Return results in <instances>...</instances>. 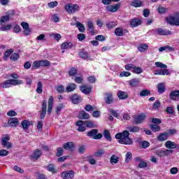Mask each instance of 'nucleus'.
Instances as JSON below:
<instances>
[{
    "label": "nucleus",
    "mask_w": 179,
    "mask_h": 179,
    "mask_svg": "<svg viewBox=\"0 0 179 179\" xmlns=\"http://www.w3.org/2000/svg\"><path fill=\"white\" fill-rule=\"evenodd\" d=\"M154 75H161V76H164V75H170V72H169L168 69H159V70H155Z\"/></svg>",
    "instance_id": "5701e85b"
},
{
    "label": "nucleus",
    "mask_w": 179,
    "mask_h": 179,
    "mask_svg": "<svg viewBox=\"0 0 179 179\" xmlns=\"http://www.w3.org/2000/svg\"><path fill=\"white\" fill-rule=\"evenodd\" d=\"M120 162V157H117L115 155H113L110 157V163L112 164V166H114V164H117Z\"/></svg>",
    "instance_id": "c85d7f7f"
},
{
    "label": "nucleus",
    "mask_w": 179,
    "mask_h": 179,
    "mask_svg": "<svg viewBox=\"0 0 179 179\" xmlns=\"http://www.w3.org/2000/svg\"><path fill=\"white\" fill-rule=\"evenodd\" d=\"M21 125L24 130L27 129L30 127V122L29 120H23L21 122Z\"/></svg>",
    "instance_id": "a18cd8bd"
},
{
    "label": "nucleus",
    "mask_w": 179,
    "mask_h": 179,
    "mask_svg": "<svg viewBox=\"0 0 179 179\" xmlns=\"http://www.w3.org/2000/svg\"><path fill=\"white\" fill-rule=\"evenodd\" d=\"M127 129L129 132L135 133V132H139L141 131V127L138 126L129 127Z\"/></svg>",
    "instance_id": "e433bc0d"
},
{
    "label": "nucleus",
    "mask_w": 179,
    "mask_h": 179,
    "mask_svg": "<svg viewBox=\"0 0 179 179\" xmlns=\"http://www.w3.org/2000/svg\"><path fill=\"white\" fill-rule=\"evenodd\" d=\"M155 66H157V68H162V69H167V65L160 62H155Z\"/></svg>",
    "instance_id": "6e6d98bb"
},
{
    "label": "nucleus",
    "mask_w": 179,
    "mask_h": 179,
    "mask_svg": "<svg viewBox=\"0 0 179 179\" xmlns=\"http://www.w3.org/2000/svg\"><path fill=\"white\" fill-rule=\"evenodd\" d=\"M41 61V66H50L51 65V63L50 61L45 59V60H40Z\"/></svg>",
    "instance_id": "bf43d9fd"
},
{
    "label": "nucleus",
    "mask_w": 179,
    "mask_h": 179,
    "mask_svg": "<svg viewBox=\"0 0 179 179\" xmlns=\"http://www.w3.org/2000/svg\"><path fill=\"white\" fill-rule=\"evenodd\" d=\"M130 24L131 27H138L142 24V21L139 19H133L130 21Z\"/></svg>",
    "instance_id": "412c9836"
},
{
    "label": "nucleus",
    "mask_w": 179,
    "mask_h": 179,
    "mask_svg": "<svg viewBox=\"0 0 179 179\" xmlns=\"http://www.w3.org/2000/svg\"><path fill=\"white\" fill-rule=\"evenodd\" d=\"M3 89H8V87H10L11 83H10V80H5L3 83L0 85Z\"/></svg>",
    "instance_id": "4c0bfd02"
},
{
    "label": "nucleus",
    "mask_w": 179,
    "mask_h": 179,
    "mask_svg": "<svg viewBox=\"0 0 179 179\" xmlns=\"http://www.w3.org/2000/svg\"><path fill=\"white\" fill-rule=\"evenodd\" d=\"M10 59H11V61H17L19 59V54L14 53L11 55Z\"/></svg>",
    "instance_id": "774afa93"
},
{
    "label": "nucleus",
    "mask_w": 179,
    "mask_h": 179,
    "mask_svg": "<svg viewBox=\"0 0 179 179\" xmlns=\"http://www.w3.org/2000/svg\"><path fill=\"white\" fill-rule=\"evenodd\" d=\"M76 27H78L79 31H80V33H85V30H86V28L85 27V25H83V24H82L80 22L77 21L76 22Z\"/></svg>",
    "instance_id": "c756f323"
},
{
    "label": "nucleus",
    "mask_w": 179,
    "mask_h": 179,
    "mask_svg": "<svg viewBox=\"0 0 179 179\" xmlns=\"http://www.w3.org/2000/svg\"><path fill=\"white\" fill-rule=\"evenodd\" d=\"M12 52H13V49H10L5 52L4 57H3L4 61L8 60V58H9V56L10 55V54H12Z\"/></svg>",
    "instance_id": "603ef678"
},
{
    "label": "nucleus",
    "mask_w": 179,
    "mask_h": 179,
    "mask_svg": "<svg viewBox=\"0 0 179 179\" xmlns=\"http://www.w3.org/2000/svg\"><path fill=\"white\" fill-rule=\"evenodd\" d=\"M115 26H117V23L114 22L106 23V27H108V29H113V27H115Z\"/></svg>",
    "instance_id": "338daca9"
},
{
    "label": "nucleus",
    "mask_w": 179,
    "mask_h": 179,
    "mask_svg": "<svg viewBox=\"0 0 179 179\" xmlns=\"http://www.w3.org/2000/svg\"><path fill=\"white\" fill-rule=\"evenodd\" d=\"M119 8H120V4L106 6V10L108 12H117V10H118Z\"/></svg>",
    "instance_id": "4be33fe9"
},
{
    "label": "nucleus",
    "mask_w": 179,
    "mask_h": 179,
    "mask_svg": "<svg viewBox=\"0 0 179 179\" xmlns=\"http://www.w3.org/2000/svg\"><path fill=\"white\" fill-rule=\"evenodd\" d=\"M87 159L89 162L90 164H96V159H93V157L92 155H89L88 157H87Z\"/></svg>",
    "instance_id": "680f3d73"
},
{
    "label": "nucleus",
    "mask_w": 179,
    "mask_h": 179,
    "mask_svg": "<svg viewBox=\"0 0 179 179\" xmlns=\"http://www.w3.org/2000/svg\"><path fill=\"white\" fill-rule=\"evenodd\" d=\"M40 66H41L40 60L34 62V63L32 64V68H34V69H38V68H40Z\"/></svg>",
    "instance_id": "13d9d810"
},
{
    "label": "nucleus",
    "mask_w": 179,
    "mask_h": 179,
    "mask_svg": "<svg viewBox=\"0 0 179 179\" xmlns=\"http://www.w3.org/2000/svg\"><path fill=\"white\" fill-rule=\"evenodd\" d=\"M155 31H157V34H159V36H169V35L171 34V31H167V30L163 29L162 28H158V29H155Z\"/></svg>",
    "instance_id": "4468645a"
},
{
    "label": "nucleus",
    "mask_w": 179,
    "mask_h": 179,
    "mask_svg": "<svg viewBox=\"0 0 179 179\" xmlns=\"http://www.w3.org/2000/svg\"><path fill=\"white\" fill-rule=\"evenodd\" d=\"M82 98L80 97V96L75 94L71 96V101L72 103H73V104H78V103H80V101H82Z\"/></svg>",
    "instance_id": "b1692460"
},
{
    "label": "nucleus",
    "mask_w": 179,
    "mask_h": 179,
    "mask_svg": "<svg viewBox=\"0 0 179 179\" xmlns=\"http://www.w3.org/2000/svg\"><path fill=\"white\" fill-rule=\"evenodd\" d=\"M139 83H141V80L138 78H133L129 81L130 87H138Z\"/></svg>",
    "instance_id": "f8f14e48"
},
{
    "label": "nucleus",
    "mask_w": 179,
    "mask_h": 179,
    "mask_svg": "<svg viewBox=\"0 0 179 179\" xmlns=\"http://www.w3.org/2000/svg\"><path fill=\"white\" fill-rule=\"evenodd\" d=\"M115 34L117 36V37H121L124 36V30L121 28H117L115 29Z\"/></svg>",
    "instance_id": "79ce46f5"
},
{
    "label": "nucleus",
    "mask_w": 179,
    "mask_h": 179,
    "mask_svg": "<svg viewBox=\"0 0 179 179\" xmlns=\"http://www.w3.org/2000/svg\"><path fill=\"white\" fill-rule=\"evenodd\" d=\"M47 170L50 173H57V170H55V166L52 164H50L49 165H48Z\"/></svg>",
    "instance_id": "49530a36"
},
{
    "label": "nucleus",
    "mask_w": 179,
    "mask_h": 179,
    "mask_svg": "<svg viewBox=\"0 0 179 179\" xmlns=\"http://www.w3.org/2000/svg\"><path fill=\"white\" fill-rule=\"evenodd\" d=\"M87 27H88V30H89V32L90 33V34H92V36H94V34H96V31H94V25L93 24V22L88 21L87 22Z\"/></svg>",
    "instance_id": "a211bd4d"
},
{
    "label": "nucleus",
    "mask_w": 179,
    "mask_h": 179,
    "mask_svg": "<svg viewBox=\"0 0 179 179\" xmlns=\"http://www.w3.org/2000/svg\"><path fill=\"white\" fill-rule=\"evenodd\" d=\"M85 125L87 128H96V125L91 120L85 121Z\"/></svg>",
    "instance_id": "de8ad7c7"
},
{
    "label": "nucleus",
    "mask_w": 179,
    "mask_h": 179,
    "mask_svg": "<svg viewBox=\"0 0 179 179\" xmlns=\"http://www.w3.org/2000/svg\"><path fill=\"white\" fill-rule=\"evenodd\" d=\"M50 37H54V38H55V40H56V41H59L61 40V38H62V36H61V34H55V33L50 34Z\"/></svg>",
    "instance_id": "8fccbe9b"
},
{
    "label": "nucleus",
    "mask_w": 179,
    "mask_h": 179,
    "mask_svg": "<svg viewBox=\"0 0 179 179\" xmlns=\"http://www.w3.org/2000/svg\"><path fill=\"white\" fill-rule=\"evenodd\" d=\"M65 10L69 15H73V13H76V12L80 10V6L78 4L66 3L65 5Z\"/></svg>",
    "instance_id": "f03ea898"
},
{
    "label": "nucleus",
    "mask_w": 179,
    "mask_h": 179,
    "mask_svg": "<svg viewBox=\"0 0 179 179\" xmlns=\"http://www.w3.org/2000/svg\"><path fill=\"white\" fill-rule=\"evenodd\" d=\"M41 155H42L41 150H40L39 149H37L35 152H34L32 155V159L34 160H38L41 157Z\"/></svg>",
    "instance_id": "cd10ccee"
},
{
    "label": "nucleus",
    "mask_w": 179,
    "mask_h": 179,
    "mask_svg": "<svg viewBox=\"0 0 179 179\" xmlns=\"http://www.w3.org/2000/svg\"><path fill=\"white\" fill-rule=\"evenodd\" d=\"M78 118L79 120H89V118H90V115L85 111L82 110L78 113Z\"/></svg>",
    "instance_id": "dca6fc26"
},
{
    "label": "nucleus",
    "mask_w": 179,
    "mask_h": 179,
    "mask_svg": "<svg viewBox=\"0 0 179 179\" xmlns=\"http://www.w3.org/2000/svg\"><path fill=\"white\" fill-rule=\"evenodd\" d=\"M10 82L11 85L17 86V85H23V80H16V79H10Z\"/></svg>",
    "instance_id": "c9c22d12"
},
{
    "label": "nucleus",
    "mask_w": 179,
    "mask_h": 179,
    "mask_svg": "<svg viewBox=\"0 0 179 179\" xmlns=\"http://www.w3.org/2000/svg\"><path fill=\"white\" fill-rule=\"evenodd\" d=\"M140 145H141L143 149H148V148L150 146V143L146 141H143L140 143Z\"/></svg>",
    "instance_id": "5fc2aeb1"
},
{
    "label": "nucleus",
    "mask_w": 179,
    "mask_h": 179,
    "mask_svg": "<svg viewBox=\"0 0 179 179\" xmlns=\"http://www.w3.org/2000/svg\"><path fill=\"white\" fill-rule=\"evenodd\" d=\"M157 89L158 93H159V94H162V93H164V92H166V86H164V83H159L157 85Z\"/></svg>",
    "instance_id": "473e14b6"
},
{
    "label": "nucleus",
    "mask_w": 179,
    "mask_h": 179,
    "mask_svg": "<svg viewBox=\"0 0 179 179\" xmlns=\"http://www.w3.org/2000/svg\"><path fill=\"white\" fill-rule=\"evenodd\" d=\"M87 136L92 138V139H101V138H103V134L99 133V130H97V129H93L87 132Z\"/></svg>",
    "instance_id": "7ed1b4c3"
},
{
    "label": "nucleus",
    "mask_w": 179,
    "mask_h": 179,
    "mask_svg": "<svg viewBox=\"0 0 179 179\" xmlns=\"http://www.w3.org/2000/svg\"><path fill=\"white\" fill-rule=\"evenodd\" d=\"M117 96L120 100H125V99H128V94L123 91H120L117 92Z\"/></svg>",
    "instance_id": "7c9ffc66"
},
{
    "label": "nucleus",
    "mask_w": 179,
    "mask_h": 179,
    "mask_svg": "<svg viewBox=\"0 0 179 179\" xmlns=\"http://www.w3.org/2000/svg\"><path fill=\"white\" fill-rule=\"evenodd\" d=\"M103 136L107 139V141H109V142H111V134H110V131L104 130Z\"/></svg>",
    "instance_id": "09e8293b"
},
{
    "label": "nucleus",
    "mask_w": 179,
    "mask_h": 179,
    "mask_svg": "<svg viewBox=\"0 0 179 179\" xmlns=\"http://www.w3.org/2000/svg\"><path fill=\"white\" fill-rule=\"evenodd\" d=\"M74 176L75 173L73 171H66L61 173V177L64 179H72Z\"/></svg>",
    "instance_id": "9d476101"
},
{
    "label": "nucleus",
    "mask_w": 179,
    "mask_h": 179,
    "mask_svg": "<svg viewBox=\"0 0 179 179\" xmlns=\"http://www.w3.org/2000/svg\"><path fill=\"white\" fill-rule=\"evenodd\" d=\"M145 118H146V115L145 114L136 115L134 117L133 123H134L136 125L142 124V122H143L145 121Z\"/></svg>",
    "instance_id": "0eeeda50"
},
{
    "label": "nucleus",
    "mask_w": 179,
    "mask_h": 179,
    "mask_svg": "<svg viewBox=\"0 0 179 179\" xmlns=\"http://www.w3.org/2000/svg\"><path fill=\"white\" fill-rule=\"evenodd\" d=\"M174 153V150H158L155 152V155L159 156V157H165L166 156H170V155H173Z\"/></svg>",
    "instance_id": "20e7f679"
},
{
    "label": "nucleus",
    "mask_w": 179,
    "mask_h": 179,
    "mask_svg": "<svg viewBox=\"0 0 179 179\" xmlns=\"http://www.w3.org/2000/svg\"><path fill=\"white\" fill-rule=\"evenodd\" d=\"M80 58H82L83 59H89V52L82 50L79 53Z\"/></svg>",
    "instance_id": "f704fd0d"
},
{
    "label": "nucleus",
    "mask_w": 179,
    "mask_h": 179,
    "mask_svg": "<svg viewBox=\"0 0 179 179\" xmlns=\"http://www.w3.org/2000/svg\"><path fill=\"white\" fill-rule=\"evenodd\" d=\"M139 95L141 97H147V96H150V90L144 89L140 92Z\"/></svg>",
    "instance_id": "72a5a7b5"
},
{
    "label": "nucleus",
    "mask_w": 179,
    "mask_h": 179,
    "mask_svg": "<svg viewBox=\"0 0 179 179\" xmlns=\"http://www.w3.org/2000/svg\"><path fill=\"white\" fill-rule=\"evenodd\" d=\"M148 48H149V45L146 43H141L137 47L140 52H145V51H148Z\"/></svg>",
    "instance_id": "aec40b11"
},
{
    "label": "nucleus",
    "mask_w": 179,
    "mask_h": 179,
    "mask_svg": "<svg viewBox=\"0 0 179 179\" xmlns=\"http://www.w3.org/2000/svg\"><path fill=\"white\" fill-rule=\"evenodd\" d=\"M131 6H134V8H141V6H142V1L134 0V1L131 3Z\"/></svg>",
    "instance_id": "c03bdc74"
},
{
    "label": "nucleus",
    "mask_w": 179,
    "mask_h": 179,
    "mask_svg": "<svg viewBox=\"0 0 179 179\" xmlns=\"http://www.w3.org/2000/svg\"><path fill=\"white\" fill-rule=\"evenodd\" d=\"M12 27L11 24H7L6 26H1L0 27V31H6V30H10Z\"/></svg>",
    "instance_id": "052dcab7"
},
{
    "label": "nucleus",
    "mask_w": 179,
    "mask_h": 179,
    "mask_svg": "<svg viewBox=\"0 0 179 179\" xmlns=\"http://www.w3.org/2000/svg\"><path fill=\"white\" fill-rule=\"evenodd\" d=\"M150 127L153 132H160V129H162L160 126L156 124H150Z\"/></svg>",
    "instance_id": "37998d69"
},
{
    "label": "nucleus",
    "mask_w": 179,
    "mask_h": 179,
    "mask_svg": "<svg viewBox=\"0 0 179 179\" xmlns=\"http://www.w3.org/2000/svg\"><path fill=\"white\" fill-rule=\"evenodd\" d=\"M69 76H76V73H78V69L75 67H72L68 72Z\"/></svg>",
    "instance_id": "a19ab883"
},
{
    "label": "nucleus",
    "mask_w": 179,
    "mask_h": 179,
    "mask_svg": "<svg viewBox=\"0 0 179 179\" xmlns=\"http://www.w3.org/2000/svg\"><path fill=\"white\" fill-rule=\"evenodd\" d=\"M73 47L72 42H64L61 45L62 50H69Z\"/></svg>",
    "instance_id": "393cba45"
},
{
    "label": "nucleus",
    "mask_w": 179,
    "mask_h": 179,
    "mask_svg": "<svg viewBox=\"0 0 179 179\" xmlns=\"http://www.w3.org/2000/svg\"><path fill=\"white\" fill-rule=\"evenodd\" d=\"M116 139H119V143L121 145H132V138H129V131H123L122 133H117L115 135Z\"/></svg>",
    "instance_id": "f257e3e1"
},
{
    "label": "nucleus",
    "mask_w": 179,
    "mask_h": 179,
    "mask_svg": "<svg viewBox=\"0 0 179 179\" xmlns=\"http://www.w3.org/2000/svg\"><path fill=\"white\" fill-rule=\"evenodd\" d=\"M9 19H10V16H9V15L1 17L0 19V26H2V24L6 22H9Z\"/></svg>",
    "instance_id": "58836bf2"
},
{
    "label": "nucleus",
    "mask_w": 179,
    "mask_h": 179,
    "mask_svg": "<svg viewBox=\"0 0 179 179\" xmlns=\"http://www.w3.org/2000/svg\"><path fill=\"white\" fill-rule=\"evenodd\" d=\"M48 8L50 9H52L54 8H56V6H58V1H51L48 4Z\"/></svg>",
    "instance_id": "4d7b16f0"
},
{
    "label": "nucleus",
    "mask_w": 179,
    "mask_h": 179,
    "mask_svg": "<svg viewBox=\"0 0 179 179\" xmlns=\"http://www.w3.org/2000/svg\"><path fill=\"white\" fill-rule=\"evenodd\" d=\"M80 90L84 94H90V93H92V87H87V85H81L80 87Z\"/></svg>",
    "instance_id": "2eb2a0df"
},
{
    "label": "nucleus",
    "mask_w": 179,
    "mask_h": 179,
    "mask_svg": "<svg viewBox=\"0 0 179 179\" xmlns=\"http://www.w3.org/2000/svg\"><path fill=\"white\" fill-rule=\"evenodd\" d=\"M52 107H54V97L50 96L48 99V114H51L52 111Z\"/></svg>",
    "instance_id": "ddd939ff"
},
{
    "label": "nucleus",
    "mask_w": 179,
    "mask_h": 179,
    "mask_svg": "<svg viewBox=\"0 0 179 179\" xmlns=\"http://www.w3.org/2000/svg\"><path fill=\"white\" fill-rule=\"evenodd\" d=\"M160 106H162V103L160 102V101L157 100V101L153 103L152 110H157L158 108H159Z\"/></svg>",
    "instance_id": "864d4df0"
},
{
    "label": "nucleus",
    "mask_w": 179,
    "mask_h": 179,
    "mask_svg": "<svg viewBox=\"0 0 179 179\" xmlns=\"http://www.w3.org/2000/svg\"><path fill=\"white\" fill-rule=\"evenodd\" d=\"M125 162L126 163H129V162H131V159H132V153L128 152L127 154H126V156H125Z\"/></svg>",
    "instance_id": "0e129e2a"
},
{
    "label": "nucleus",
    "mask_w": 179,
    "mask_h": 179,
    "mask_svg": "<svg viewBox=\"0 0 179 179\" xmlns=\"http://www.w3.org/2000/svg\"><path fill=\"white\" fill-rule=\"evenodd\" d=\"M74 81L76 83H78L79 85L83 83V77L77 76L75 78Z\"/></svg>",
    "instance_id": "69168bd1"
},
{
    "label": "nucleus",
    "mask_w": 179,
    "mask_h": 179,
    "mask_svg": "<svg viewBox=\"0 0 179 179\" xmlns=\"http://www.w3.org/2000/svg\"><path fill=\"white\" fill-rule=\"evenodd\" d=\"M64 149H66V150H71L75 148V143L73 142H67L63 144Z\"/></svg>",
    "instance_id": "a878e982"
},
{
    "label": "nucleus",
    "mask_w": 179,
    "mask_h": 179,
    "mask_svg": "<svg viewBox=\"0 0 179 179\" xmlns=\"http://www.w3.org/2000/svg\"><path fill=\"white\" fill-rule=\"evenodd\" d=\"M56 90L57 93H64V92H65V87H64V85H59L56 87Z\"/></svg>",
    "instance_id": "e2e57ef3"
},
{
    "label": "nucleus",
    "mask_w": 179,
    "mask_h": 179,
    "mask_svg": "<svg viewBox=\"0 0 179 179\" xmlns=\"http://www.w3.org/2000/svg\"><path fill=\"white\" fill-rule=\"evenodd\" d=\"M169 97L171 100H177V97H179V90L171 91Z\"/></svg>",
    "instance_id": "bb28decb"
},
{
    "label": "nucleus",
    "mask_w": 179,
    "mask_h": 179,
    "mask_svg": "<svg viewBox=\"0 0 179 179\" xmlns=\"http://www.w3.org/2000/svg\"><path fill=\"white\" fill-rule=\"evenodd\" d=\"M106 97H105V101L106 104H111V103H113L114 98H113V93L111 92H107L106 93Z\"/></svg>",
    "instance_id": "f3484780"
},
{
    "label": "nucleus",
    "mask_w": 179,
    "mask_h": 179,
    "mask_svg": "<svg viewBox=\"0 0 179 179\" xmlns=\"http://www.w3.org/2000/svg\"><path fill=\"white\" fill-rule=\"evenodd\" d=\"M75 89H76V85L75 83H69L66 88V92L69 93V92H73Z\"/></svg>",
    "instance_id": "2f4dec72"
},
{
    "label": "nucleus",
    "mask_w": 179,
    "mask_h": 179,
    "mask_svg": "<svg viewBox=\"0 0 179 179\" xmlns=\"http://www.w3.org/2000/svg\"><path fill=\"white\" fill-rule=\"evenodd\" d=\"M133 73H137L138 75H139L140 73H142V72H143V70L142 69V68L139 67V66H135L132 70Z\"/></svg>",
    "instance_id": "3c124183"
},
{
    "label": "nucleus",
    "mask_w": 179,
    "mask_h": 179,
    "mask_svg": "<svg viewBox=\"0 0 179 179\" xmlns=\"http://www.w3.org/2000/svg\"><path fill=\"white\" fill-rule=\"evenodd\" d=\"M10 141V137L6 135L1 139V145L3 148H6V149H10L12 148V143L9 142Z\"/></svg>",
    "instance_id": "39448f33"
},
{
    "label": "nucleus",
    "mask_w": 179,
    "mask_h": 179,
    "mask_svg": "<svg viewBox=\"0 0 179 179\" xmlns=\"http://www.w3.org/2000/svg\"><path fill=\"white\" fill-rule=\"evenodd\" d=\"M47 114V101L44 100L42 103V110L41 111V120H44Z\"/></svg>",
    "instance_id": "9b49d317"
},
{
    "label": "nucleus",
    "mask_w": 179,
    "mask_h": 179,
    "mask_svg": "<svg viewBox=\"0 0 179 179\" xmlns=\"http://www.w3.org/2000/svg\"><path fill=\"white\" fill-rule=\"evenodd\" d=\"M36 93L38 94H41V93H43V83H41V81L38 82Z\"/></svg>",
    "instance_id": "ea45409f"
},
{
    "label": "nucleus",
    "mask_w": 179,
    "mask_h": 179,
    "mask_svg": "<svg viewBox=\"0 0 179 179\" xmlns=\"http://www.w3.org/2000/svg\"><path fill=\"white\" fill-rule=\"evenodd\" d=\"M166 20L171 26H179V16H171Z\"/></svg>",
    "instance_id": "423d86ee"
},
{
    "label": "nucleus",
    "mask_w": 179,
    "mask_h": 179,
    "mask_svg": "<svg viewBox=\"0 0 179 179\" xmlns=\"http://www.w3.org/2000/svg\"><path fill=\"white\" fill-rule=\"evenodd\" d=\"M19 125V119L17 117H10L8 121V125L5 127H10L11 128H15Z\"/></svg>",
    "instance_id": "6e6552de"
},
{
    "label": "nucleus",
    "mask_w": 179,
    "mask_h": 179,
    "mask_svg": "<svg viewBox=\"0 0 179 179\" xmlns=\"http://www.w3.org/2000/svg\"><path fill=\"white\" fill-rule=\"evenodd\" d=\"M178 145V144L176 143V142L167 141L165 143V148H166L167 150H173V149H176V150H177Z\"/></svg>",
    "instance_id": "1a4fd4ad"
},
{
    "label": "nucleus",
    "mask_w": 179,
    "mask_h": 179,
    "mask_svg": "<svg viewBox=\"0 0 179 179\" xmlns=\"http://www.w3.org/2000/svg\"><path fill=\"white\" fill-rule=\"evenodd\" d=\"M158 141L160 142H164V141H167L169 139V133L164 132L160 134L157 137Z\"/></svg>",
    "instance_id": "6ab92c4d"
}]
</instances>
